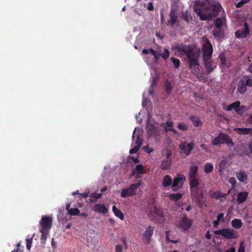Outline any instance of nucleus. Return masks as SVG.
<instances>
[{"mask_svg": "<svg viewBox=\"0 0 252 252\" xmlns=\"http://www.w3.org/2000/svg\"><path fill=\"white\" fill-rule=\"evenodd\" d=\"M102 195V193H97L96 192L92 193L90 195V197L91 198V199H90L91 202H94V201L96 200L97 199L100 198V197H101Z\"/></svg>", "mask_w": 252, "mask_h": 252, "instance_id": "nucleus-38", "label": "nucleus"}, {"mask_svg": "<svg viewBox=\"0 0 252 252\" xmlns=\"http://www.w3.org/2000/svg\"><path fill=\"white\" fill-rule=\"evenodd\" d=\"M171 61L173 63L175 68H177L180 66V61L179 59L174 57H172L171 58Z\"/></svg>", "mask_w": 252, "mask_h": 252, "instance_id": "nucleus-41", "label": "nucleus"}, {"mask_svg": "<svg viewBox=\"0 0 252 252\" xmlns=\"http://www.w3.org/2000/svg\"><path fill=\"white\" fill-rule=\"evenodd\" d=\"M224 20L222 18H217L214 22L215 28L217 29H221L224 23Z\"/></svg>", "mask_w": 252, "mask_h": 252, "instance_id": "nucleus-33", "label": "nucleus"}, {"mask_svg": "<svg viewBox=\"0 0 252 252\" xmlns=\"http://www.w3.org/2000/svg\"><path fill=\"white\" fill-rule=\"evenodd\" d=\"M216 235H221L227 239H236L238 235L235 230L232 229L223 228L214 231Z\"/></svg>", "mask_w": 252, "mask_h": 252, "instance_id": "nucleus-6", "label": "nucleus"}, {"mask_svg": "<svg viewBox=\"0 0 252 252\" xmlns=\"http://www.w3.org/2000/svg\"><path fill=\"white\" fill-rule=\"evenodd\" d=\"M220 221L218 220H214V221H213V226L215 227H217L218 226V225H219V223Z\"/></svg>", "mask_w": 252, "mask_h": 252, "instance_id": "nucleus-60", "label": "nucleus"}, {"mask_svg": "<svg viewBox=\"0 0 252 252\" xmlns=\"http://www.w3.org/2000/svg\"><path fill=\"white\" fill-rule=\"evenodd\" d=\"M147 132L148 136L155 139L158 138L159 132L158 129L153 124H147L146 126Z\"/></svg>", "mask_w": 252, "mask_h": 252, "instance_id": "nucleus-13", "label": "nucleus"}, {"mask_svg": "<svg viewBox=\"0 0 252 252\" xmlns=\"http://www.w3.org/2000/svg\"><path fill=\"white\" fill-rule=\"evenodd\" d=\"M236 131L240 134H252V128H237Z\"/></svg>", "mask_w": 252, "mask_h": 252, "instance_id": "nucleus-27", "label": "nucleus"}, {"mask_svg": "<svg viewBox=\"0 0 252 252\" xmlns=\"http://www.w3.org/2000/svg\"><path fill=\"white\" fill-rule=\"evenodd\" d=\"M178 128L182 131H186L188 129V126L183 123H179L178 126Z\"/></svg>", "mask_w": 252, "mask_h": 252, "instance_id": "nucleus-44", "label": "nucleus"}, {"mask_svg": "<svg viewBox=\"0 0 252 252\" xmlns=\"http://www.w3.org/2000/svg\"><path fill=\"white\" fill-rule=\"evenodd\" d=\"M222 143L232 144V142L227 134L220 133L217 137L213 140L212 144L213 145L217 146Z\"/></svg>", "mask_w": 252, "mask_h": 252, "instance_id": "nucleus-8", "label": "nucleus"}, {"mask_svg": "<svg viewBox=\"0 0 252 252\" xmlns=\"http://www.w3.org/2000/svg\"><path fill=\"white\" fill-rule=\"evenodd\" d=\"M112 211L116 217L120 218L121 220H123L124 219V216L122 211L118 209L116 206H113L112 207Z\"/></svg>", "mask_w": 252, "mask_h": 252, "instance_id": "nucleus-29", "label": "nucleus"}, {"mask_svg": "<svg viewBox=\"0 0 252 252\" xmlns=\"http://www.w3.org/2000/svg\"><path fill=\"white\" fill-rule=\"evenodd\" d=\"M192 220L189 219L186 215H184L179 221V226L184 230H188L191 225Z\"/></svg>", "mask_w": 252, "mask_h": 252, "instance_id": "nucleus-17", "label": "nucleus"}, {"mask_svg": "<svg viewBox=\"0 0 252 252\" xmlns=\"http://www.w3.org/2000/svg\"><path fill=\"white\" fill-rule=\"evenodd\" d=\"M247 88L245 85L244 83L240 79L237 85V91L241 94H244L247 91Z\"/></svg>", "mask_w": 252, "mask_h": 252, "instance_id": "nucleus-26", "label": "nucleus"}, {"mask_svg": "<svg viewBox=\"0 0 252 252\" xmlns=\"http://www.w3.org/2000/svg\"><path fill=\"white\" fill-rule=\"evenodd\" d=\"M203 61L208 74H210L217 67L216 63L213 62L210 59H204Z\"/></svg>", "mask_w": 252, "mask_h": 252, "instance_id": "nucleus-19", "label": "nucleus"}, {"mask_svg": "<svg viewBox=\"0 0 252 252\" xmlns=\"http://www.w3.org/2000/svg\"><path fill=\"white\" fill-rule=\"evenodd\" d=\"M194 146L195 144L193 142L189 143L184 142L179 145V148L181 151L184 153L186 156H189L190 154L191 151L193 149Z\"/></svg>", "mask_w": 252, "mask_h": 252, "instance_id": "nucleus-14", "label": "nucleus"}, {"mask_svg": "<svg viewBox=\"0 0 252 252\" xmlns=\"http://www.w3.org/2000/svg\"><path fill=\"white\" fill-rule=\"evenodd\" d=\"M149 90V94L153 97L154 94V87L150 86Z\"/></svg>", "mask_w": 252, "mask_h": 252, "instance_id": "nucleus-53", "label": "nucleus"}, {"mask_svg": "<svg viewBox=\"0 0 252 252\" xmlns=\"http://www.w3.org/2000/svg\"><path fill=\"white\" fill-rule=\"evenodd\" d=\"M147 9L149 10V11H152L154 10V6H153V2H149L148 4V5H147Z\"/></svg>", "mask_w": 252, "mask_h": 252, "instance_id": "nucleus-55", "label": "nucleus"}, {"mask_svg": "<svg viewBox=\"0 0 252 252\" xmlns=\"http://www.w3.org/2000/svg\"><path fill=\"white\" fill-rule=\"evenodd\" d=\"M195 201L197 203L198 206L200 208H202L203 207V205L204 202V198H201V199L199 198V199H195Z\"/></svg>", "mask_w": 252, "mask_h": 252, "instance_id": "nucleus-49", "label": "nucleus"}, {"mask_svg": "<svg viewBox=\"0 0 252 252\" xmlns=\"http://www.w3.org/2000/svg\"><path fill=\"white\" fill-rule=\"evenodd\" d=\"M143 166L142 164H138L137 165L136 167L132 170V173L133 174H135V177L136 178H138L139 177V175L142 174L144 173L143 172Z\"/></svg>", "mask_w": 252, "mask_h": 252, "instance_id": "nucleus-25", "label": "nucleus"}, {"mask_svg": "<svg viewBox=\"0 0 252 252\" xmlns=\"http://www.w3.org/2000/svg\"><path fill=\"white\" fill-rule=\"evenodd\" d=\"M249 195L248 192L244 191L238 193L237 196V202L240 204L243 203L247 199Z\"/></svg>", "mask_w": 252, "mask_h": 252, "instance_id": "nucleus-23", "label": "nucleus"}, {"mask_svg": "<svg viewBox=\"0 0 252 252\" xmlns=\"http://www.w3.org/2000/svg\"><path fill=\"white\" fill-rule=\"evenodd\" d=\"M226 195V194L221 193L219 191H217V192H214L211 194V197L215 198L216 199H219L220 198H225Z\"/></svg>", "mask_w": 252, "mask_h": 252, "instance_id": "nucleus-34", "label": "nucleus"}, {"mask_svg": "<svg viewBox=\"0 0 252 252\" xmlns=\"http://www.w3.org/2000/svg\"><path fill=\"white\" fill-rule=\"evenodd\" d=\"M219 58L222 65L228 67V65L226 64V58L225 56L223 55H220L219 56Z\"/></svg>", "mask_w": 252, "mask_h": 252, "instance_id": "nucleus-43", "label": "nucleus"}, {"mask_svg": "<svg viewBox=\"0 0 252 252\" xmlns=\"http://www.w3.org/2000/svg\"><path fill=\"white\" fill-rule=\"evenodd\" d=\"M150 53L154 57L156 62L159 60L160 57H161L165 60H167L169 57V51L167 49H164L162 54L159 53L158 51L153 50L152 48L144 49L142 51V53L143 55H147Z\"/></svg>", "mask_w": 252, "mask_h": 252, "instance_id": "nucleus-3", "label": "nucleus"}, {"mask_svg": "<svg viewBox=\"0 0 252 252\" xmlns=\"http://www.w3.org/2000/svg\"><path fill=\"white\" fill-rule=\"evenodd\" d=\"M164 87H165V91L166 92L167 95H169L172 89V86L171 85V83L168 81L166 80L164 83Z\"/></svg>", "mask_w": 252, "mask_h": 252, "instance_id": "nucleus-32", "label": "nucleus"}, {"mask_svg": "<svg viewBox=\"0 0 252 252\" xmlns=\"http://www.w3.org/2000/svg\"><path fill=\"white\" fill-rule=\"evenodd\" d=\"M165 124L167 125L168 127H173V122L167 121L165 123Z\"/></svg>", "mask_w": 252, "mask_h": 252, "instance_id": "nucleus-58", "label": "nucleus"}, {"mask_svg": "<svg viewBox=\"0 0 252 252\" xmlns=\"http://www.w3.org/2000/svg\"><path fill=\"white\" fill-rule=\"evenodd\" d=\"M213 34L216 37H221L223 36V32L221 31L220 29H214L212 31Z\"/></svg>", "mask_w": 252, "mask_h": 252, "instance_id": "nucleus-36", "label": "nucleus"}, {"mask_svg": "<svg viewBox=\"0 0 252 252\" xmlns=\"http://www.w3.org/2000/svg\"><path fill=\"white\" fill-rule=\"evenodd\" d=\"M183 19L185 21H186L187 23H189L190 21L192 20L191 16L187 12H186L185 13L183 14Z\"/></svg>", "mask_w": 252, "mask_h": 252, "instance_id": "nucleus-42", "label": "nucleus"}, {"mask_svg": "<svg viewBox=\"0 0 252 252\" xmlns=\"http://www.w3.org/2000/svg\"><path fill=\"white\" fill-rule=\"evenodd\" d=\"M200 147H201L202 149H204L206 152H208V149H207V146L206 145H205V144H201V145H200Z\"/></svg>", "mask_w": 252, "mask_h": 252, "instance_id": "nucleus-61", "label": "nucleus"}, {"mask_svg": "<svg viewBox=\"0 0 252 252\" xmlns=\"http://www.w3.org/2000/svg\"><path fill=\"white\" fill-rule=\"evenodd\" d=\"M172 183V179L169 175H165L162 180V186L164 187H167L171 185Z\"/></svg>", "mask_w": 252, "mask_h": 252, "instance_id": "nucleus-28", "label": "nucleus"}, {"mask_svg": "<svg viewBox=\"0 0 252 252\" xmlns=\"http://www.w3.org/2000/svg\"><path fill=\"white\" fill-rule=\"evenodd\" d=\"M213 165L210 162H207L204 166V171L206 173H210L213 170Z\"/></svg>", "mask_w": 252, "mask_h": 252, "instance_id": "nucleus-35", "label": "nucleus"}, {"mask_svg": "<svg viewBox=\"0 0 252 252\" xmlns=\"http://www.w3.org/2000/svg\"><path fill=\"white\" fill-rule=\"evenodd\" d=\"M190 120L192 122L194 126H199L202 125L201 122L198 118H196L195 116H192L190 118Z\"/></svg>", "mask_w": 252, "mask_h": 252, "instance_id": "nucleus-37", "label": "nucleus"}, {"mask_svg": "<svg viewBox=\"0 0 252 252\" xmlns=\"http://www.w3.org/2000/svg\"><path fill=\"white\" fill-rule=\"evenodd\" d=\"M158 80V77H155L154 78H153L152 82L150 86L155 87L157 85Z\"/></svg>", "mask_w": 252, "mask_h": 252, "instance_id": "nucleus-51", "label": "nucleus"}, {"mask_svg": "<svg viewBox=\"0 0 252 252\" xmlns=\"http://www.w3.org/2000/svg\"><path fill=\"white\" fill-rule=\"evenodd\" d=\"M190 185V189L191 195L192 197L195 199H199L201 198H204V195L202 189L198 187V184L195 186H192V184Z\"/></svg>", "mask_w": 252, "mask_h": 252, "instance_id": "nucleus-10", "label": "nucleus"}, {"mask_svg": "<svg viewBox=\"0 0 252 252\" xmlns=\"http://www.w3.org/2000/svg\"><path fill=\"white\" fill-rule=\"evenodd\" d=\"M93 210L96 213L106 214L108 213V209L103 204H95L93 207Z\"/></svg>", "mask_w": 252, "mask_h": 252, "instance_id": "nucleus-20", "label": "nucleus"}, {"mask_svg": "<svg viewBox=\"0 0 252 252\" xmlns=\"http://www.w3.org/2000/svg\"><path fill=\"white\" fill-rule=\"evenodd\" d=\"M241 79L247 88V87H252V76L250 75H244Z\"/></svg>", "mask_w": 252, "mask_h": 252, "instance_id": "nucleus-24", "label": "nucleus"}, {"mask_svg": "<svg viewBox=\"0 0 252 252\" xmlns=\"http://www.w3.org/2000/svg\"><path fill=\"white\" fill-rule=\"evenodd\" d=\"M142 143H143V139L142 138H141L139 136H137L136 141H135V144L136 145V146L140 148L142 144Z\"/></svg>", "mask_w": 252, "mask_h": 252, "instance_id": "nucleus-45", "label": "nucleus"}, {"mask_svg": "<svg viewBox=\"0 0 252 252\" xmlns=\"http://www.w3.org/2000/svg\"><path fill=\"white\" fill-rule=\"evenodd\" d=\"M79 213L80 210L78 208H71L68 211V214L70 216H77Z\"/></svg>", "mask_w": 252, "mask_h": 252, "instance_id": "nucleus-40", "label": "nucleus"}, {"mask_svg": "<svg viewBox=\"0 0 252 252\" xmlns=\"http://www.w3.org/2000/svg\"><path fill=\"white\" fill-rule=\"evenodd\" d=\"M171 151L170 150L167 151L166 152V158L163 159L160 164V168L162 170H166L168 169L171 165Z\"/></svg>", "mask_w": 252, "mask_h": 252, "instance_id": "nucleus-18", "label": "nucleus"}, {"mask_svg": "<svg viewBox=\"0 0 252 252\" xmlns=\"http://www.w3.org/2000/svg\"><path fill=\"white\" fill-rule=\"evenodd\" d=\"M169 232H170L169 231H167L165 232L166 235L167 241L168 242H172L174 244H176V243H179L180 242V240L179 239H177V240H171L170 239V238H169V236H168Z\"/></svg>", "mask_w": 252, "mask_h": 252, "instance_id": "nucleus-47", "label": "nucleus"}, {"mask_svg": "<svg viewBox=\"0 0 252 252\" xmlns=\"http://www.w3.org/2000/svg\"><path fill=\"white\" fill-rule=\"evenodd\" d=\"M26 242H27V244H26L27 249L28 250H30L31 249V248L32 247V238L27 239Z\"/></svg>", "mask_w": 252, "mask_h": 252, "instance_id": "nucleus-46", "label": "nucleus"}, {"mask_svg": "<svg viewBox=\"0 0 252 252\" xmlns=\"http://www.w3.org/2000/svg\"><path fill=\"white\" fill-rule=\"evenodd\" d=\"M183 195L181 193L170 194L169 195V198L171 200L176 201L181 199Z\"/></svg>", "mask_w": 252, "mask_h": 252, "instance_id": "nucleus-31", "label": "nucleus"}, {"mask_svg": "<svg viewBox=\"0 0 252 252\" xmlns=\"http://www.w3.org/2000/svg\"><path fill=\"white\" fill-rule=\"evenodd\" d=\"M231 224L234 228L239 229L241 227L242 222L240 219H235L232 220Z\"/></svg>", "mask_w": 252, "mask_h": 252, "instance_id": "nucleus-30", "label": "nucleus"}, {"mask_svg": "<svg viewBox=\"0 0 252 252\" xmlns=\"http://www.w3.org/2000/svg\"><path fill=\"white\" fill-rule=\"evenodd\" d=\"M11 252H23V250H21L20 248H17L16 249H14Z\"/></svg>", "mask_w": 252, "mask_h": 252, "instance_id": "nucleus-64", "label": "nucleus"}, {"mask_svg": "<svg viewBox=\"0 0 252 252\" xmlns=\"http://www.w3.org/2000/svg\"><path fill=\"white\" fill-rule=\"evenodd\" d=\"M139 149H140L139 148H138V147L135 146H134V147H133V148H132L130 150L129 154H132L136 153Z\"/></svg>", "mask_w": 252, "mask_h": 252, "instance_id": "nucleus-50", "label": "nucleus"}, {"mask_svg": "<svg viewBox=\"0 0 252 252\" xmlns=\"http://www.w3.org/2000/svg\"><path fill=\"white\" fill-rule=\"evenodd\" d=\"M223 218H224V214L220 213L218 215L217 220L220 221L221 220L222 222H223L224 221Z\"/></svg>", "mask_w": 252, "mask_h": 252, "instance_id": "nucleus-52", "label": "nucleus"}, {"mask_svg": "<svg viewBox=\"0 0 252 252\" xmlns=\"http://www.w3.org/2000/svg\"><path fill=\"white\" fill-rule=\"evenodd\" d=\"M154 230V227L149 226L143 234L142 239L146 245H148L151 242V237L153 235Z\"/></svg>", "mask_w": 252, "mask_h": 252, "instance_id": "nucleus-15", "label": "nucleus"}, {"mask_svg": "<svg viewBox=\"0 0 252 252\" xmlns=\"http://www.w3.org/2000/svg\"><path fill=\"white\" fill-rule=\"evenodd\" d=\"M202 52L203 60L211 59L213 52V49L211 42L207 38L204 40Z\"/></svg>", "mask_w": 252, "mask_h": 252, "instance_id": "nucleus-7", "label": "nucleus"}, {"mask_svg": "<svg viewBox=\"0 0 252 252\" xmlns=\"http://www.w3.org/2000/svg\"><path fill=\"white\" fill-rule=\"evenodd\" d=\"M170 19L167 21V24L171 27H174L178 21V17L176 15L175 11L171 9L169 13Z\"/></svg>", "mask_w": 252, "mask_h": 252, "instance_id": "nucleus-21", "label": "nucleus"}, {"mask_svg": "<svg viewBox=\"0 0 252 252\" xmlns=\"http://www.w3.org/2000/svg\"><path fill=\"white\" fill-rule=\"evenodd\" d=\"M238 252H245V246H243V242L241 243Z\"/></svg>", "mask_w": 252, "mask_h": 252, "instance_id": "nucleus-56", "label": "nucleus"}, {"mask_svg": "<svg viewBox=\"0 0 252 252\" xmlns=\"http://www.w3.org/2000/svg\"><path fill=\"white\" fill-rule=\"evenodd\" d=\"M49 230H45V229H40V232L41 233V240L42 241H45L46 240L47 238L48 235L49 234Z\"/></svg>", "mask_w": 252, "mask_h": 252, "instance_id": "nucleus-39", "label": "nucleus"}, {"mask_svg": "<svg viewBox=\"0 0 252 252\" xmlns=\"http://www.w3.org/2000/svg\"><path fill=\"white\" fill-rule=\"evenodd\" d=\"M229 181L232 185H234L236 183L235 179L234 177L230 178Z\"/></svg>", "mask_w": 252, "mask_h": 252, "instance_id": "nucleus-59", "label": "nucleus"}, {"mask_svg": "<svg viewBox=\"0 0 252 252\" xmlns=\"http://www.w3.org/2000/svg\"><path fill=\"white\" fill-rule=\"evenodd\" d=\"M186 178L183 175L175 177L173 180L172 185V190L176 191L181 188Z\"/></svg>", "mask_w": 252, "mask_h": 252, "instance_id": "nucleus-12", "label": "nucleus"}, {"mask_svg": "<svg viewBox=\"0 0 252 252\" xmlns=\"http://www.w3.org/2000/svg\"><path fill=\"white\" fill-rule=\"evenodd\" d=\"M222 108L224 110L228 111L234 110L238 114L242 115L244 112L245 106L241 105L240 101H236L228 106H225V104H223Z\"/></svg>", "mask_w": 252, "mask_h": 252, "instance_id": "nucleus-5", "label": "nucleus"}, {"mask_svg": "<svg viewBox=\"0 0 252 252\" xmlns=\"http://www.w3.org/2000/svg\"><path fill=\"white\" fill-rule=\"evenodd\" d=\"M143 149L145 150V151L148 153V154H150L151 153H152L153 151V149L152 148H149L148 146H144Z\"/></svg>", "mask_w": 252, "mask_h": 252, "instance_id": "nucleus-54", "label": "nucleus"}, {"mask_svg": "<svg viewBox=\"0 0 252 252\" xmlns=\"http://www.w3.org/2000/svg\"><path fill=\"white\" fill-rule=\"evenodd\" d=\"M177 50L182 55H185L189 60V64L191 72L195 75L199 73L198 52L189 45H183L178 47Z\"/></svg>", "mask_w": 252, "mask_h": 252, "instance_id": "nucleus-2", "label": "nucleus"}, {"mask_svg": "<svg viewBox=\"0 0 252 252\" xmlns=\"http://www.w3.org/2000/svg\"><path fill=\"white\" fill-rule=\"evenodd\" d=\"M250 29L249 24L244 22V28L239 29L235 32V35L237 38H246L250 37Z\"/></svg>", "mask_w": 252, "mask_h": 252, "instance_id": "nucleus-9", "label": "nucleus"}, {"mask_svg": "<svg viewBox=\"0 0 252 252\" xmlns=\"http://www.w3.org/2000/svg\"><path fill=\"white\" fill-rule=\"evenodd\" d=\"M220 8L221 7L219 5L200 1H196L193 6L194 11L202 21L211 20L216 17L219 14Z\"/></svg>", "mask_w": 252, "mask_h": 252, "instance_id": "nucleus-1", "label": "nucleus"}, {"mask_svg": "<svg viewBox=\"0 0 252 252\" xmlns=\"http://www.w3.org/2000/svg\"><path fill=\"white\" fill-rule=\"evenodd\" d=\"M250 1V0H241L239 2H238L236 5V7L237 8H240L244 4Z\"/></svg>", "mask_w": 252, "mask_h": 252, "instance_id": "nucleus-48", "label": "nucleus"}, {"mask_svg": "<svg viewBox=\"0 0 252 252\" xmlns=\"http://www.w3.org/2000/svg\"><path fill=\"white\" fill-rule=\"evenodd\" d=\"M141 185V181H138L136 184L130 185L129 188L124 189L121 191V196L122 198L131 197L136 195V190Z\"/></svg>", "mask_w": 252, "mask_h": 252, "instance_id": "nucleus-4", "label": "nucleus"}, {"mask_svg": "<svg viewBox=\"0 0 252 252\" xmlns=\"http://www.w3.org/2000/svg\"><path fill=\"white\" fill-rule=\"evenodd\" d=\"M197 171L198 166L196 165H192L190 167L189 173V185L195 186L198 184V181L196 178Z\"/></svg>", "mask_w": 252, "mask_h": 252, "instance_id": "nucleus-11", "label": "nucleus"}, {"mask_svg": "<svg viewBox=\"0 0 252 252\" xmlns=\"http://www.w3.org/2000/svg\"><path fill=\"white\" fill-rule=\"evenodd\" d=\"M52 224V218L49 216H42L40 224L42 229L49 230Z\"/></svg>", "mask_w": 252, "mask_h": 252, "instance_id": "nucleus-16", "label": "nucleus"}, {"mask_svg": "<svg viewBox=\"0 0 252 252\" xmlns=\"http://www.w3.org/2000/svg\"><path fill=\"white\" fill-rule=\"evenodd\" d=\"M225 252H235V249L234 247H231L229 249L225 251Z\"/></svg>", "mask_w": 252, "mask_h": 252, "instance_id": "nucleus-62", "label": "nucleus"}, {"mask_svg": "<svg viewBox=\"0 0 252 252\" xmlns=\"http://www.w3.org/2000/svg\"><path fill=\"white\" fill-rule=\"evenodd\" d=\"M123 250V247L121 245H118L116 247V252H122Z\"/></svg>", "mask_w": 252, "mask_h": 252, "instance_id": "nucleus-57", "label": "nucleus"}, {"mask_svg": "<svg viewBox=\"0 0 252 252\" xmlns=\"http://www.w3.org/2000/svg\"><path fill=\"white\" fill-rule=\"evenodd\" d=\"M237 179L241 182H245L248 179V175L244 170H240L235 173Z\"/></svg>", "mask_w": 252, "mask_h": 252, "instance_id": "nucleus-22", "label": "nucleus"}, {"mask_svg": "<svg viewBox=\"0 0 252 252\" xmlns=\"http://www.w3.org/2000/svg\"><path fill=\"white\" fill-rule=\"evenodd\" d=\"M249 149L251 153L252 154V141L249 144Z\"/></svg>", "mask_w": 252, "mask_h": 252, "instance_id": "nucleus-63", "label": "nucleus"}]
</instances>
